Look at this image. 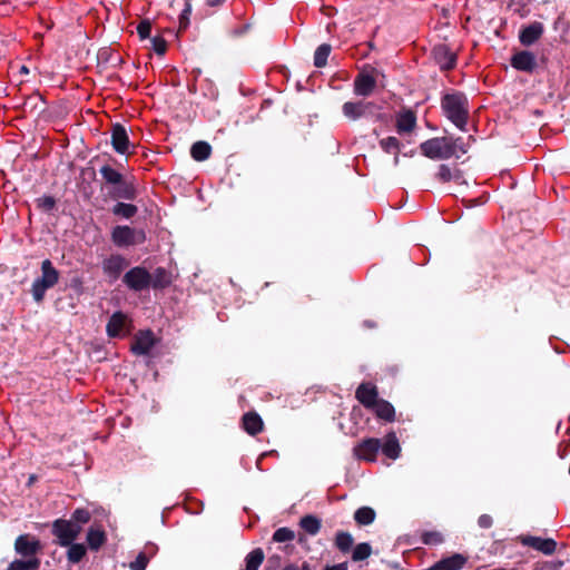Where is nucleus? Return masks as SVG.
<instances>
[{"mask_svg": "<svg viewBox=\"0 0 570 570\" xmlns=\"http://www.w3.org/2000/svg\"><path fill=\"white\" fill-rule=\"evenodd\" d=\"M105 161L99 168V189L105 199L134 202L138 197L137 180L134 175L127 174L122 164L116 159Z\"/></svg>", "mask_w": 570, "mask_h": 570, "instance_id": "nucleus-1", "label": "nucleus"}, {"mask_svg": "<svg viewBox=\"0 0 570 570\" xmlns=\"http://www.w3.org/2000/svg\"><path fill=\"white\" fill-rule=\"evenodd\" d=\"M460 142L461 139L453 136L435 137L423 141L420 150L430 159H448L456 155L458 150L463 151Z\"/></svg>", "mask_w": 570, "mask_h": 570, "instance_id": "nucleus-2", "label": "nucleus"}, {"mask_svg": "<svg viewBox=\"0 0 570 570\" xmlns=\"http://www.w3.org/2000/svg\"><path fill=\"white\" fill-rule=\"evenodd\" d=\"M59 281V272L49 259L41 263V276L36 278L31 286L32 297L37 303L45 298L47 289L53 287Z\"/></svg>", "mask_w": 570, "mask_h": 570, "instance_id": "nucleus-3", "label": "nucleus"}, {"mask_svg": "<svg viewBox=\"0 0 570 570\" xmlns=\"http://www.w3.org/2000/svg\"><path fill=\"white\" fill-rule=\"evenodd\" d=\"M441 108L444 116L463 130V94L454 90L444 94L441 99Z\"/></svg>", "mask_w": 570, "mask_h": 570, "instance_id": "nucleus-4", "label": "nucleus"}, {"mask_svg": "<svg viewBox=\"0 0 570 570\" xmlns=\"http://www.w3.org/2000/svg\"><path fill=\"white\" fill-rule=\"evenodd\" d=\"M379 77L384 78V73L371 65H365L354 79V94L362 97H368L374 91Z\"/></svg>", "mask_w": 570, "mask_h": 570, "instance_id": "nucleus-5", "label": "nucleus"}, {"mask_svg": "<svg viewBox=\"0 0 570 570\" xmlns=\"http://www.w3.org/2000/svg\"><path fill=\"white\" fill-rule=\"evenodd\" d=\"M82 528L70 520L57 519L52 522L51 533L58 539L61 547L70 546L80 534Z\"/></svg>", "mask_w": 570, "mask_h": 570, "instance_id": "nucleus-6", "label": "nucleus"}, {"mask_svg": "<svg viewBox=\"0 0 570 570\" xmlns=\"http://www.w3.org/2000/svg\"><path fill=\"white\" fill-rule=\"evenodd\" d=\"M112 242L116 246H134L139 245L146 239L142 229L131 228L129 226H116L111 233Z\"/></svg>", "mask_w": 570, "mask_h": 570, "instance_id": "nucleus-7", "label": "nucleus"}, {"mask_svg": "<svg viewBox=\"0 0 570 570\" xmlns=\"http://www.w3.org/2000/svg\"><path fill=\"white\" fill-rule=\"evenodd\" d=\"M126 286L135 292L147 289L151 284V274L144 267H132L122 278Z\"/></svg>", "mask_w": 570, "mask_h": 570, "instance_id": "nucleus-8", "label": "nucleus"}, {"mask_svg": "<svg viewBox=\"0 0 570 570\" xmlns=\"http://www.w3.org/2000/svg\"><path fill=\"white\" fill-rule=\"evenodd\" d=\"M519 541L522 546L532 548L537 551L542 552L546 556H551L556 552L557 542L551 538H541L534 535H520Z\"/></svg>", "mask_w": 570, "mask_h": 570, "instance_id": "nucleus-9", "label": "nucleus"}, {"mask_svg": "<svg viewBox=\"0 0 570 570\" xmlns=\"http://www.w3.org/2000/svg\"><path fill=\"white\" fill-rule=\"evenodd\" d=\"M380 449L381 440L376 438H368L363 440L354 448V455L358 460L375 462Z\"/></svg>", "mask_w": 570, "mask_h": 570, "instance_id": "nucleus-10", "label": "nucleus"}, {"mask_svg": "<svg viewBox=\"0 0 570 570\" xmlns=\"http://www.w3.org/2000/svg\"><path fill=\"white\" fill-rule=\"evenodd\" d=\"M41 549L42 546L40 541L30 534H20L14 541L16 552L24 558H36V554L39 553Z\"/></svg>", "mask_w": 570, "mask_h": 570, "instance_id": "nucleus-11", "label": "nucleus"}, {"mask_svg": "<svg viewBox=\"0 0 570 570\" xmlns=\"http://www.w3.org/2000/svg\"><path fill=\"white\" fill-rule=\"evenodd\" d=\"M355 399L366 410H370L380 400L379 389L372 382H362L355 390Z\"/></svg>", "mask_w": 570, "mask_h": 570, "instance_id": "nucleus-12", "label": "nucleus"}, {"mask_svg": "<svg viewBox=\"0 0 570 570\" xmlns=\"http://www.w3.org/2000/svg\"><path fill=\"white\" fill-rule=\"evenodd\" d=\"M510 63L514 69L528 73H532L538 67L535 55L528 50L515 52L511 57Z\"/></svg>", "mask_w": 570, "mask_h": 570, "instance_id": "nucleus-13", "label": "nucleus"}, {"mask_svg": "<svg viewBox=\"0 0 570 570\" xmlns=\"http://www.w3.org/2000/svg\"><path fill=\"white\" fill-rule=\"evenodd\" d=\"M155 335L150 330L140 331L131 343V352L136 355H147L155 346Z\"/></svg>", "mask_w": 570, "mask_h": 570, "instance_id": "nucleus-14", "label": "nucleus"}, {"mask_svg": "<svg viewBox=\"0 0 570 570\" xmlns=\"http://www.w3.org/2000/svg\"><path fill=\"white\" fill-rule=\"evenodd\" d=\"M432 56L443 70H450L455 66L456 55L444 43L434 46Z\"/></svg>", "mask_w": 570, "mask_h": 570, "instance_id": "nucleus-15", "label": "nucleus"}, {"mask_svg": "<svg viewBox=\"0 0 570 570\" xmlns=\"http://www.w3.org/2000/svg\"><path fill=\"white\" fill-rule=\"evenodd\" d=\"M543 32V24L539 21H533L520 29L519 41L522 46L530 47L542 37Z\"/></svg>", "mask_w": 570, "mask_h": 570, "instance_id": "nucleus-16", "label": "nucleus"}, {"mask_svg": "<svg viewBox=\"0 0 570 570\" xmlns=\"http://www.w3.org/2000/svg\"><path fill=\"white\" fill-rule=\"evenodd\" d=\"M111 146L119 155L128 153L129 137L126 128L119 122L115 124L111 128Z\"/></svg>", "mask_w": 570, "mask_h": 570, "instance_id": "nucleus-17", "label": "nucleus"}, {"mask_svg": "<svg viewBox=\"0 0 570 570\" xmlns=\"http://www.w3.org/2000/svg\"><path fill=\"white\" fill-rule=\"evenodd\" d=\"M375 105L370 101H347L343 105L342 111L343 115L351 119V120H357L370 112L371 109H373Z\"/></svg>", "mask_w": 570, "mask_h": 570, "instance_id": "nucleus-18", "label": "nucleus"}, {"mask_svg": "<svg viewBox=\"0 0 570 570\" xmlns=\"http://www.w3.org/2000/svg\"><path fill=\"white\" fill-rule=\"evenodd\" d=\"M129 262L122 256L116 254L110 255L102 262V269L106 275L112 279H117L122 271L128 267Z\"/></svg>", "mask_w": 570, "mask_h": 570, "instance_id": "nucleus-19", "label": "nucleus"}, {"mask_svg": "<svg viewBox=\"0 0 570 570\" xmlns=\"http://www.w3.org/2000/svg\"><path fill=\"white\" fill-rule=\"evenodd\" d=\"M377 420L392 423L396 420V411L391 402L381 399L375 402V405L370 409Z\"/></svg>", "mask_w": 570, "mask_h": 570, "instance_id": "nucleus-20", "label": "nucleus"}, {"mask_svg": "<svg viewBox=\"0 0 570 570\" xmlns=\"http://www.w3.org/2000/svg\"><path fill=\"white\" fill-rule=\"evenodd\" d=\"M382 453L390 460H396L401 454V445L396 433L394 431L389 432L383 441H381Z\"/></svg>", "mask_w": 570, "mask_h": 570, "instance_id": "nucleus-21", "label": "nucleus"}, {"mask_svg": "<svg viewBox=\"0 0 570 570\" xmlns=\"http://www.w3.org/2000/svg\"><path fill=\"white\" fill-rule=\"evenodd\" d=\"M242 426L252 436L257 435L264 429V422L256 412H247L242 417Z\"/></svg>", "mask_w": 570, "mask_h": 570, "instance_id": "nucleus-22", "label": "nucleus"}, {"mask_svg": "<svg viewBox=\"0 0 570 570\" xmlns=\"http://www.w3.org/2000/svg\"><path fill=\"white\" fill-rule=\"evenodd\" d=\"M46 101L43 97L39 94H32L26 98L22 110L24 114L29 112L31 115L40 116L46 110Z\"/></svg>", "mask_w": 570, "mask_h": 570, "instance_id": "nucleus-23", "label": "nucleus"}, {"mask_svg": "<svg viewBox=\"0 0 570 570\" xmlns=\"http://www.w3.org/2000/svg\"><path fill=\"white\" fill-rule=\"evenodd\" d=\"M126 318V315L121 312H115L110 316L106 326V331L109 337H118L121 334Z\"/></svg>", "mask_w": 570, "mask_h": 570, "instance_id": "nucleus-24", "label": "nucleus"}, {"mask_svg": "<svg viewBox=\"0 0 570 570\" xmlns=\"http://www.w3.org/2000/svg\"><path fill=\"white\" fill-rule=\"evenodd\" d=\"M416 125V116L412 110L400 114L396 118V130L399 134L411 132Z\"/></svg>", "mask_w": 570, "mask_h": 570, "instance_id": "nucleus-25", "label": "nucleus"}, {"mask_svg": "<svg viewBox=\"0 0 570 570\" xmlns=\"http://www.w3.org/2000/svg\"><path fill=\"white\" fill-rule=\"evenodd\" d=\"M463 567V554L456 553L452 557L444 558L426 570H459Z\"/></svg>", "mask_w": 570, "mask_h": 570, "instance_id": "nucleus-26", "label": "nucleus"}, {"mask_svg": "<svg viewBox=\"0 0 570 570\" xmlns=\"http://www.w3.org/2000/svg\"><path fill=\"white\" fill-rule=\"evenodd\" d=\"M171 274L164 267H158L151 274V284L155 289H164L171 284Z\"/></svg>", "mask_w": 570, "mask_h": 570, "instance_id": "nucleus-27", "label": "nucleus"}, {"mask_svg": "<svg viewBox=\"0 0 570 570\" xmlns=\"http://www.w3.org/2000/svg\"><path fill=\"white\" fill-rule=\"evenodd\" d=\"M106 532L100 528H90L87 532V543L94 551L99 550L106 542Z\"/></svg>", "mask_w": 570, "mask_h": 570, "instance_id": "nucleus-28", "label": "nucleus"}, {"mask_svg": "<svg viewBox=\"0 0 570 570\" xmlns=\"http://www.w3.org/2000/svg\"><path fill=\"white\" fill-rule=\"evenodd\" d=\"M212 155V146L207 141H196L191 145L190 156L196 161L207 160Z\"/></svg>", "mask_w": 570, "mask_h": 570, "instance_id": "nucleus-29", "label": "nucleus"}, {"mask_svg": "<svg viewBox=\"0 0 570 570\" xmlns=\"http://www.w3.org/2000/svg\"><path fill=\"white\" fill-rule=\"evenodd\" d=\"M117 203L111 208V213L115 216L122 217L126 219L132 218L138 213V207L130 203L116 200Z\"/></svg>", "mask_w": 570, "mask_h": 570, "instance_id": "nucleus-30", "label": "nucleus"}, {"mask_svg": "<svg viewBox=\"0 0 570 570\" xmlns=\"http://www.w3.org/2000/svg\"><path fill=\"white\" fill-rule=\"evenodd\" d=\"M381 148L387 154H394V164H399L401 142L396 137L390 136L380 140Z\"/></svg>", "mask_w": 570, "mask_h": 570, "instance_id": "nucleus-31", "label": "nucleus"}, {"mask_svg": "<svg viewBox=\"0 0 570 570\" xmlns=\"http://www.w3.org/2000/svg\"><path fill=\"white\" fill-rule=\"evenodd\" d=\"M301 528L311 535H316L321 530V520L312 514L303 517L299 521Z\"/></svg>", "mask_w": 570, "mask_h": 570, "instance_id": "nucleus-32", "label": "nucleus"}, {"mask_svg": "<svg viewBox=\"0 0 570 570\" xmlns=\"http://www.w3.org/2000/svg\"><path fill=\"white\" fill-rule=\"evenodd\" d=\"M265 559L263 549L256 548L252 550L245 558L246 567L244 570H258Z\"/></svg>", "mask_w": 570, "mask_h": 570, "instance_id": "nucleus-33", "label": "nucleus"}, {"mask_svg": "<svg viewBox=\"0 0 570 570\" xmlns=\"http://www.w3.org/2000/svg\"><path fill=\"white\" fill-rule=\"evenodd\" d=\"M376 517L375 511L370 507H362L354 513V520L360 525H368L374 522Z\"/></svg>", "mask_w": 570, "mask_h": 570, "instance_id": "nucleus-34", "label": "nucleus"}, {"mask_svg": "<svg viewBox=\"0 0 570 570\" xmlns=\"http://www.w3.org/2000/svg\"><path fill=\"white\" fill-rule=\"evenodd\" d=\"M354 543V539L350 532L338 531L335 534V547L343 553L350 552Z\"/></svg>", "mask_w": 570, "mask_h": 570, "instance_id": "nucleus-35", "label": "nucleus"}, {"mask_svg": "<svg viewBox=\"0 0 570 570\" xmlns=\"http://www.w3.org/2000/svg\"><path fill=\"white\" fill-rule=\"evenodd\" d=\"M331 51L332 46L330 43H322L318 46L314 53V66L316 68L325 67Z\"/></svg>", "mask_w": 570, "mask_h": 570, "instance_id": "nucleus-36", "label": "nucleus"}, {"mask_svg": "<svg viewBox=\"0 0 570 570\" xmlns=\"http://www.w3.org/2000/svg\"><path fill=\"white\" fill-rule=\"evenodd\" d=\"M40 567V560L38 558H31L28 560H14L12 561L7 570H38Z\"/></svg>", "mask_w": 570, "mask_h": 570, "instance_id": "nucleus-37", "label": "nucleus"}, {"mask_svg": "<svg viewBox=\"0 0 570 570\" xmlns=\"http://www.w3.org/2000/svg\"><path fill=\"white\" fill-rule=\"evenodd\" d=\"M35 205L38 210L46 214H51L57 207V202L55 197L45 195L42 197L36 198Z\"/></svg>", "mask_w": 570, "mask_h": 570, "instance_id": "nucleus-38", "label": "nucleus"}, {"mask_svg": "<svg viewBox=\"0 0 570 570\" xmlns=\"http://www.w3.org/2000/svg\"><path fill=\"white\" fill-rule=\"evenodd\" d=\"M461 177V170L456 167L451 168L446 164H442L439 167L438 178L443 183H448L452 179H459Z\"/></svg>", "mask_w": 570, "mask_h": 570, "instance_id": "nucleus-39", "label": "nucleus"}, {"mask_svg": "<svg viewBox=\"0 0 570 570\" xmlns=\"http://www.w3.org/2000/svg\"><path fill=\"white\" fill-rule=\"evenodd\" d=\"M68 552L67 558L68 561L71 563H78L82 560V558L86 556V547L81 543H71L68 546Z\"/></svg>", "mask_w": 570, "mask_h": 570, "instance_id": "nucleus-40", "label": "nucleus"}, {"mask_svg": "<svg viewBox=\"0 0 570 570\" xmlns=\"http://www.w3.org/2000/svg\"><path fill=\"white\" fill-rule=\"evenodd\" d=\"M372 553V547L367 542L358 543L353 552H352V560L355 562L363 561L367 559Z\"/></svg>", "mask_w": 570, "mask_h": 570, "instance_id": "nucleus-41", "label": "nucleus"}, {"mask_svg": "<svg viewBox=\"0 0 570 570\" xmlns=\"http://www.w3.org/2000/svg\"><path fill=\"white\" fill-rule=\"evenodd\" d=\"M90 519L91 513L89 510L85 508H78L72 512L70 521L81 527L82 524L88 523Z\"/></svg>", "mask_w": 570, "mask_h": 570, "instance_id": "nucleus-42", "label": "nucleus"}, {"mask_svg": "<svg viewBox=\"0 0 570 570\" xmlns=\"http://www.w3.org/2000/svg\"><path fill=\"white\" fill-rule=\"evenodd\" d=\"M421 540L428 546H438L443 542V537L438 531H424L421 534Z\"/></svg>", "mask_w": 570, "mask_h": 570, "instance_id": "nucleus-43", "label": "nucleus"}, {"mask_svg": "<svg viewBox=\"0 0 570 570\" xmlns=\"http://www.w3.org/2000/svg\"><path fill=\"white\" fill-rule=\"evenodd\" d=\"M295 538V533L289 528H279L273 534V540L275 542H287L292 541Z\"/></svg>", "mask_w": 570, "mask_h": 570, "instance_id": "nucleus-44", "label": "nucleus"}, {"mask_svg": "<svg viewBox=\"0 0 570 570\" xmlns=\"http://www.w3.org/2000/svg\"><path fill=\"white\" fill-rule=\"evenodd\" d=\"M191 14V4L187 1L185 8L179 16V31L186 30L189 26V17Z\"/></svg>", "mask_w": 570, "mask_h": 570, "instance_id": "nucleus-45", "label": "nucleus"}, {"mask_svg": "<svg viewBox=\"0 0 570 570\" xmlns=\"http://www.w3.org/2000/svg\"><path fill=\"white\" fill-rule=\"evenodd\" d=\"M151 32V22L148 19H144L137 26V33L141 40L148 39Z\"/></svg>", "mask_w": 570, "mask_h": 570, "instance_id": "nucleus-46", "label": "nucleus"}, {"mask_svg": "<svg viewBox=\"0 0 570 570\" xmlns=\"http://www.w3.org/2000/svg\"><path fill=\"white\" fill-rule=\"evenodd\" d=\"M68 286H69V288H71L73 291V293L77 296L82 295L85 292L83 281L78 275H75L73 277L70 278Z\"/></svg>", "mask_w": 570, "mask_h": 570, "instance_id": "nucleus-47", "label": "nucleus"}, {"mask_svg": "<svg viewBox=\"0 0 570 570\" xmlns=\"http://www.w3.org/2000/svg\"><path fill=\"white\" fill-rule=\"evenodd\" d=\"M149 559L144 552H140L135 561L130 562L129 568L131 570H145L148 564Z\"/></svg>", "mask_w": 570, "mask_h": 570, "instance_id": "nucleus-48", "label": "nucleus"}, {"mask_svg": "<svg viewBox=\"0 0 570 570\" xmlns=\"http://www.w3.org/2000/svg\"><path fill=\"white\" fill-rule=\"evenodd\" d=\"M151 43H153V49L157 55L163 56L166 52L167 42L164 38L158 37V36L154 37L151 39Z\"/></svg>", "mask_w": 570, "mask_h": 570, "instance_id": "nucleus-49", "label": "nucleus"}, {"mask_svg": "<svg viewBox=\"0 0 570 570\" xmlns=\"http://www.w3.org/2000/svg\"><path fill=\"white\" fill-rule=\"evenodd\" d=\"M218 89L214 85V82L209 79H205V89H204V96L208 97L209 99H217L218 98Z\"/></svg>", "mask_w": 570, "mask_h": 570, "instance_id": "nucleus-50", "label": "nucleus"}, {"mask_svg": "<svg viewBox=\"0 0 570 570\" xmlns=\"http://www.w3.org/2000/svg\"><path fill=\"white\" fill-rule=\"evenodd\" d=\"M98 159H99V157H98V156L94 157V158L89 161V164H88V166H87V167L81 168V170H80V175H81L82 177L88 176L91 180H95V179H96V169H95V167H92V166H91V164H92L94 161L98 160Z\"/></svg>", "mask_w": 570, "mask_h": 570, "instance_id": "nucleus-51", "label": "nucleus"}, {"mask_svg": "<svg viewBox=\"0 0 570 570\" xmlns=\"http://www.w3.org/2000/svg\"><path fill=\"white\" fill-rule=\"evenodd\" d=\"M488 202V197L485 196V194L481 195V196H478L473 199H469L466 200L465 199V205H464V208H471V207H474V206H479V205H483Z\"/></svg>", "mask_w": 570, "mask_h": 570, "instance_id": "nucleus-52", "label": "nucleus"}, {"mask_svg": "<svg viewBox=\"0 0 570 570\" xmlns=\"http://www.w3.org/2000/svg\"><path fill=\"white\" fill-rule=\"evenodd\" d=\"M493 520L489 514H482L478 519V524L483 529H489L492 527Z\"/></svg>", "mask_w": 570, "mask_h": 570, "instance_id": "nucleus-53", "label": "nucleus"}, {"mask_svg": "<svg viewBox=\"0 0 570 570\" xmlns=\"http://www.w3.org/2000/svg\"><path fill=\"white\" fill-rule=\"evenodd\" d=\"M347 562H342L334 566H326L323 570H347Z\"/></svg>", "mask_w": 570, "mask_h": 570, "instance_id": "nucleus-54", "label": "nucleus"}, {"mask_svg": "<svg viewBox=\"0 0 570 570\" xmlns=\"http://www.w3.org/2000/svg\"><path fill=\"white\" fill-rule=\"evenodd\" d=\"M226 0H206V4L208 7H213V8H216V7H220Z\"/></svg>", "mask_w": 570, "mask_h": 570, "instance_id": "nucleus-55", "label": "nucleus"}, {"mask_svg": "<svg viewBox=\"0 0 570 570\" xmlns=\"http://www.w3.org/2000/svg\"><path fill=\"white\" fill-rule=\"evenodd\" d=\"M202 70L199 68H196L191 71V75L194 77V81H197L198 77L200 76Z\"/></svg>", "mask_w": 570, "mask_h": 570, "instance_id": "nucleus-56", "label": "nucleus"}, {"mask_svg": "<svg viewBox=\"0 0 570 570\" xmlns=\"http://www.w3.org/2000/svg\"><path fill=\"white\" fill-rule=\"evenodd\" d=\"M188 91L190 94H196L197 92L196 81H194L193 83L188 85Z\"/></svg>", "mask_w": 570, "mask_h": 570, "instance_id": "nucleus-57", "label": "nucleus"}, {"mask_svg": "<svg viewBox=\"0 0 570 570\" xmlns=\"http://www.w3.org/2000/svg\"><path fill=\"white\" fill-rule=\"evenodd\" d=\"M282 570H299V568L296 564H287Z\"/></svg>", "mask_w": 570, "mask_h": 570, "instance_id": "nucleus-58", "label": "nucleus"}, {"mask_svg": "<svg viewBox=\"0 0 570 570\" xmlns=\"http://www.w3.org/2000/svg\"><path fill=\"white\" fill-rule=\"evenodd\" d=\"M299 570H313L308 562H303Z\"/></svg>", "mask_w": 570, "mask_h": 570, "instance_id": "nucleus-59", "label": "nucleus"}, {"mask_svg": "<svg viewBox=\"0 0 570 570\" xmlns=\"http://www.w3.org/2000/svg\"><path fill=\"white\" fill-rule=\"evenodd\" d=\"M367 46H368V48H370V49H374V43H373L372 41H370V42L367 43Z\"/></svg>", "mask_w": 570, "mask_h": 570, "instance_id": "nucleus-60", "label": "nucleus"}, {"mask_svg": "<svg viewBox=\"0 0 570 570\" xmlns=\"http://www.w3.org/2000/svg\"><path fill=\"white\" fill-rule=\"evenodd\" d=\"M466 115H468V111L465 110V120H464L465 126L468 125V117H466Z\"/></svg>", "mask_w": 570, "mask_h": 570, "instance_id": "nucleus-61", "label": "nucleus"}, {"mask_svg": "<svg viewBox=\"0 0 570 570\" xmlns=\"http://www.w3.org/2000/svg\"><path fill=\"white\" fill-rule=\"evenodd\" d=\"M21 71H22V72H28V69L23 66V67L21 68Z\"/></svg>", "mask_w": 570, "mask_h": 570, "instance_id": "nucleus-62", "label": "nucleus"}]
</instances>
